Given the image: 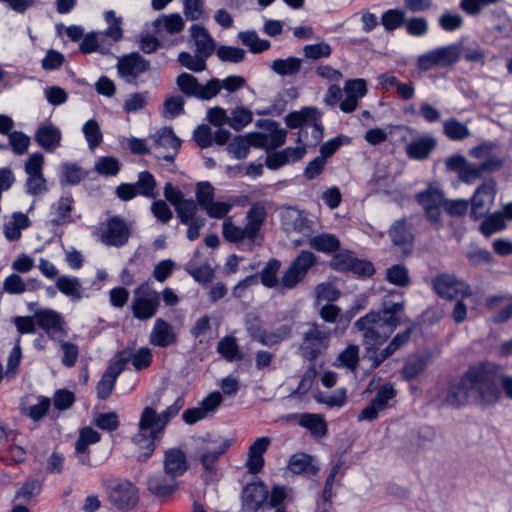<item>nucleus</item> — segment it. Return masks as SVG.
<instances>
[{
	"instance_id": "nucleus-34",
	"label": "nucleus",
	"mask_w": 512,
	"mask_h": 512,
	"mask_svg": "<svg viewBox=\"0 0 512 512\" xmlns=\"http://www.w3.org/2000/svg\"><path fill=\"white\" fill-rule=\"evenodd\" d=\"M318 118V110L316 108L306 107L301 111H294L285 116V123L291 129L299 128L303 125L307 126L309 121H315Z\"/></svg>"
},
{
	"instance_id": "nucleus-37",
	"label": "nucleus",
	"mask_w": 512,
	"mask_h": 512,
	"mask_svg": "<svg viewBox=\"0 0 512 512\" xmlns=\"http://www.w3.org/2000/svg\"><path fill=\"white\" fill-rule=\"evenodd\" d=\"M154 32H180L184 21L180 14L162 15L153 21Z\"/></svg>"
},
{
	"instance_id": "nucleus-47",
	"label": "nucleus",
	"mask_w": 512,
	"mask_h": 512,
	"mask_svg": "<svg viewBox=\"0 0 512 512\" xmlns=\"http://www.w3.org/2000/svg\"><path fill=\"white\" fill-rule=\"evenodd\" d=\"M100 439V433L92 429L91 427H85L81 429L75 444L76 453H86L88 451L89 445L98 443Z\"/></svg>"
},
{
	"instance_id": "nucleus-25",
	"label": "nucleus",
	"mask_w": 512,
	"mask_h": 512,
	"mask_svg": "<svg viewBox=\"0 0 512 512\" xmlns=\"http://www.w3.org/2000/svg\"><path fill=\"white\" fill-rule=\"evenodd\" d=\"M436 139L431 135L421 136L406 146V154L410 159L424 160L436 147Z\"/></svg>"
},
{
	"instance_id": "nucleus-4",
	"label": "nucleus",
	"mask_w": 512,
	"mask_h": 512,
	"mask_svg": "<svg viewBox=\"0 0 512 512\" xmlns=\"http://www.w3.org/2000/svg\"><path fill=\"white\" fill-rule=\"evenodd\" d=\"M184 405V398L178 397L161 413H157L154 407H145L138 422L139 432L133 436V441L141 444L145 439L154 441L160 439L168 423L178 415Z\"/></svg>"
},
{
	"instance_id": "nucleus-29",
	"label": "nucleus",
	"mask_w": 512,
	"mask_h": 512,
	"mask_svg": "<svg viewBox=\"0 0 512 512\" xmlns=\"http://www.w3.org/2000/svg\"><path fill=\"white\" fill-rule=\"evenodd\" d=\"M298 415H288L287 419H295ZM299 424L307 428L313 436L323 437L327 433V425L324 418L318 414L305 413L299 416Z\"/></svg>"
},
{
	"instance_id": "nucleus-43",
	"label": "nucleus",
	"mask_w": 512,
	"mask_h": 512,
	"mask_svg": "<svg viewBox=\"0 0 512 512\" xmlns=\"http://www.w3.org/2000/svg\"><path fill=\"white\" fill-rule=\"evenodd\" d=\"M389 236L392 242L398 246H404L411 243L412 234L405 220L395 221L389 229Z\"/></svg>"
},
{
	"instance_id": "nucleus-18",
	"label": "nucleus",
	"mask_w": 512,
	"mask_h": 512,
	"mask_svg": "<svg viewBox=\"0 0 512 512\" xmlns=\"http://www.w3.org/2000/svg\"><path fill=\"white\" fill-rule=\"evenodd\" d=\"M121 38L122 34H86L80 44V50L86 54L92 52L108 54L112 44Z\"/></svg>"
},
{
	"instance_id": "nucleus-59",
	"label": "nucleus",
	"mask_w": 512,
	"mask_h": 512,
	"mask_svg": "<svg viewBox=\"0 0 512 512\" xmlns=\"http://www.w3.org/2000/svg\"><path fill=\"white\" fill-rule=\"evenodd\" d=\"M95 170L104 176H115L120 170V163L113 156L101 157L95 163Z\"/></svg>"
},
{
	"instance_id": "nucleus-2",
	"label": "nucleus",
	"mask_w": 512,
	"mask_h": 512,
	"mask_svg": "<svg viewBox=\"0 0 512 512\" xmlns=\"http://www.w3.org/2000/svg\"><path fill=\"white\" fill-rule=\"evenodd\" d=\"M404 302L384 301L378 311H371L357 319L354 327L362 334L364 345H383L394 330L408 319Z\"/></svg>"
},
{
	"instance_id": "nucleus-54",
	"label": "nucleus",
	"mask_w": 512,
	"mask_h": 512,
	"mask_svg": "<svg viewBox=\"0 0 512 512\" xmlns=\"http://www.w3.org/2000/svg\"><path fill=\"white\" fill-rule=\"evenodd\" d=\"M214 187L208 181L199 182L196 185V201L197 209H205L214 200Z\"/></svg>"
},
{
	"instance_id": "nucleus-46",
	"label": "nucleus",
	"mask_w": 512,
	"mask_h": 512,
	"mask_svg": "<svg viewBox=\"0 0 512 512\" xmlns=\"http://www.w3.org/2000/svg\"><path fill=\"white\" fill-rule=\"evenodd\" d=\"M133 185L136 186L137 194L147 198H155L156 180L149 171H142L138 175V180Z\"/></svg>"
},
{
	"instance_id": "nucleus-7",
	"label": "nucleus",
	"mask_w": 512,
	"mask_h": 512,
	"mask_svg": "<svg viewBox=\"0 0 512 512\" xmlns=\"http://www.w3.org/2000/svg\"><path fill=\"white\" fill-rule=\"evenodd\" d=\"M233 439L203 438L197 447V458L205 470L204 480L211 481L215 475V464L232 445Z\"/></svg>"
},
{
	"instance_id": "nucleus-9",
	"label": "nucleus",
	"mask_w": 512,
	"mask_h": 512,
	"mask_svg": "<svg viewBox=\"0 0 512 512\" xmlns=\"http://www.w3.org/2000/svg\"><path fill=\"white\" fill-rule=\"evenodd\" d=\"M160 306V294L145 282L134 290L131 305L133 316L141 321L153 318Z\"/></svg>"
},
{
	"instance_id": "nucleus-20",
	"label": "nucleus",
	"mask_w": 512,
	"mask_h": 512,
	"mask_svg": "<svg viewBox=\"0 0 512 512\" xmlns=\"http://www.w3.org/2000/svg\"><path fill=\"white\" fill-rule=\"evenodd\" d=\"M332 264L337 269H347L360 276H371L374 274V267L371 262L357 259L350 254L336 255L332 260Z\"/></svg>"
},
{
	"instance_id": "nucleus-58",
	"label": "nucleus",
	"mask_w": 512,
	"mask_h": 512,
	"mask_svg": "<svg viewBox=\"0 0 512 512\" xmlns=\"http://www.w3.org/2000/svg\"><path fill=\"white\" fill-rule=\"evenodd\" d=\"M240 42L247 46L252 53H261L270 48V41L260 39L258 34H239Z\"/></svg>"
},
{
	"instance_id": "nucleus-21",
	"label": "nucleus",
	"mask_w": 512,
	"mask_h": 512,
	"mask_svg": "<svg viewBox=\"0 0 512 512\" xmlns=\"http://www.w3.org/2000/svg\"><path fill=\"white\" fill-rule=\"evenodd\" d=\"M177 342V334L173 326L167 321L158 318L155 320L150 333V343L154 346L165 348Z\"/></svg>"
},
{
	"instance_id": "nucleus-35",
	"label": "nucleus",
	"mask_w": 512,
	"mask_h": 512,
	"mask_svg": "<svg viewBox=\"0 0 512 512\" xmlns=\"http://www.w3.org/2000/svg\"><path fill=\"white\" fill-rule=\"evenodd\" d=\"M51 210V214L54 215L50 220L53 226H60L70 222L72 199L70 197H61L58 202L51 207Z\"/></svg>"
},
{
	"instance_id": "nucleus-42",
	"label": "nucleus",
	"mask_w": 512,
	"mask_h": 512,
	"mask_svg": "<svg viewBox=\"0 0 512 512\" xmlns=\"http://www.w3.org/2000/svg\"><path fill=\"white\" fill-rule=\"evenodd\" d=\"M506 223L503 214L499 211L489 214L480 224L479 230L485 237L505 229Z\"/></svg>"
},
{
	"instance_id": "nucleus-55",
	"label": "nucleus",
	"mask_w": 512,
	"mask_h": 512,
	"mask_svg": "<svg viewBox=\"0 0 512 512\" xmlns=\"http://www.w3.org/2000/svg\"><path fill=\"white\" fill-rule=\"evenodd\" d=\"M405 20V12L400 9H389L382 14L381 23L387 31L401 28Z\"/></svg>"
},
{
	"instance_id": "nucleus-51",
	"label": "nucleus",
	"mask_w": 512,
	"mask_h": 512,
	"mask_svg": "<svg viewBox=\"0 0 512 512\" xmlns=\"http://www.w3.org/2000/svg\"><path fill=\"white\" fill-rule=\"evenodd\" d=\"M82 132L90 149H95L103 140V134L98 122L94 119L88 120L82 127Z\"/></svg>"
},
{
	"instance_id": "nucleus-10",
	"label": "nucleus",
	"mask_w": 512,
	"mask_h": 512,
	"mask_svg": "<svg viewBox=\"0 0 512 512\" xmlns=\"http://www.w3.org/2000/svg\"><path fill=\"white\" fill-rule=\"evenodd\" d=\"M179 89L188 97L209 100L221 90L220 80L212 78L205 85H201L196 77L188 73H181L176 80Z\"/></svg>"
},
{
	"instance_id": "nucleus-63",
	"label": "nucleus",
	"mask_w": 512,
	"mask_h": 512,
	"mask_svg": "<svg viewBox=\"0 0 512 512\" xmlns=\"http://www.w3.org/2000/svg\"><path fill=\"white\" fill-rule=\"evenodd\" d=\"M178 62L193 72H201L206 69V61L199 55L192 56L188 52H181L178 55Z\"/></svg>"
},
{
	"instance_id": "nucleus-52",
	"label": "nucleus",
	"mask_w": 512,
	"mask_h": 512,
	"mask_svg": "<svg viewBox=\"0 0 512 512\" xmlns=\"http://www.w3.org/2000/svg\"><path fill=\"white\" fill-rule=\"evenodd\" d=\"M292 333V328L289 325H281L274 331H265L261 337V343L264 346L272 347L279 344L285 339H288Z\"/></svg>"
},
{
	"instance_id": "nucleus-33",
	"label": "nucleus",
	"mask_w": 512,
	"mask_h": 512,
	"mask_svg": "<svg viewBox=\"0 0 512 512\" xmlns=\"http://www.w3.org/2000/svg\"><path fill=\"white\" fill-rule=\"evenodd\" d=\"M309 245L312 249L330 254L339 250L340 241L333 234L323 233L314 237H310Z\"/></svg>"
},
{
	"instance_id": "nucleus-45",
	"label": "nucleus",
	"mask_w": 512,
	"mask_h": 512,
	"mask_svg": "<svg viewBox=\"0 0 512 512\" xmlns=\"http://www.w3.org/2000/svg\"><path fill=\"white\" fill-rule=\"evenodd\" d=\"M184 270L193 277V279L201 284L209 283L214 278V270L211 268L209 264H203L197 266L192 262H189L185 265Z\"/></svg>"
},
{
	"instance_id": "nucleus-14",
	"label": "nucleus",
	"mask_w": 512,
	"mask_h": 512,
	"mask_svg": "<svg viewBox=\"0 0 512 512\" xmlns=\"http://www.w3.org/2000/svg\"><path fill=\"white\" fill-rule=\"evenodd\" d=\"M396 396V390L393 385L386 383L377 391L369 404L358 415V420L372 421L378 417L380 411L388 407V401Z\"/></svg>"
},
{
	"instance_id": "nucleus-30",
	"label": "nucleus",
	"mask_w": 512,
	"mask_h": 512,
	"mask_svg": "<svg viewBox=\"0 0 512 512\" xmlns=\"http://www.w3.org/2000/svg\"><path fill=\"white\" fill-rule=\"evenodd\" d=\"M270 69L281 77L297 75L302 67V59L297 57L278 58L271 62Z\"/></svg>"
},
{
	"instance_id": "nucleus-50",
	"label": "nucleus",
	"mask_w": 512,
	"mask_h": 512,
	"mask_svg": "<svg viewBox=\"0 0 512 512\" xmlns=\"http://www.w3.org/2000/svg\"><path fill=\"white\" fill-rule=\"evenodd\" d=\"M418 203L425 209L434 206H442L445 202L442 191L437 188H428L416 195Z\"/></svg>"
},
{
	"instance_id": "nucleus-6",
	"label": "nucleus",
	"mask_w": 512,
	"mask_h": 512,
	"mask_svg": "<svg viewBox=\"0 0 512 512\" xmlns=\"http://www.w3.org/2000/svg\"><path fill=\"white\" fill-rule=\"evenodd\" d=\"M103 486L108 501L119 510H131L139 501L138 489L129 480L111 478L105 480Z\"/></svg>"
},
{
	"instance_id": "nucleus-26",
	"label": "nucleus",
	"mask_w": 512,
	"mask_h": 512,
	"mask_svg": "<svg viewBox=\"0 0 512 512\" xmlns=\"http://www.w3.org/2000/svg\"><path fill=\"white\" fill-rule=\"evenodd\" d=\"M288 469L293 474H301L307 477L313 476L319 471V467L315 464L314 458L303 452L295 453L290 457Z\"/></svg>"
},
{
	"instance_id": "nucleus-11",
	"label": "nucleus",
	"mask_w": 512,
	"mask_h": 512,
	"mask_svg": "<svg viewBox=\"0 0 512 512\" xmlns=\"http://www.w3.org/2000/svg\"><path fill=\"white\" fill-rule=\"evenodd\" d=\"M496 196V183L493 179L483 182L477 187L472 200L470 216L478 220L491 209Z\"/></svg>"
},
{
	"instance_id": "nucleus-57",
	"label": "nucleus",
	"mask_w": 512,
	"mask_h": 512,
	"mask_svg": "<svg viewBox=\"0 0 512 512\" xmlns=\"http://www.w3.org/2000/svg\"><path fill=\"white\" fill-rule=\"evenodd\" d=\"M8 145L16 155L27 153L30 145V137L22 131L14 130L8 136Z\"/></svg>"
},
{
	"instance_id": "nucleus-5",
	"label": "nucleus",
	"mask_w": 512,
	"mask_h": 512,
	"mask_svg": "<svg viewBox=\"0 0 512 512\" xmlns=\"http://www.w3.org/2000/svg\"><path fill=\"white\" fill-rule=\"evenodd\" d=\"M299 335L298 350L301 357L306 361L315 362L329 348L332 331L324 324L307 322L301 325Z\"/></svg>"
},
{
	"instance_id": "nucleus-1",
	"label": "nucleus",
	"mask_w": 512,
	"mask_h": 512,
	"mask_svg": "<svg viewBox=\"0 0 512 512\" xmlns=\"http://www.w3.org/2000/svg\"><path fill=\"white\" fill-rule=\"evenodd\" d=\"M500 367L491 362H482L470 366L457 384L451 385L444 401L452 407L468 404L488 406L500 399L497 382Z\"/></svg>"
},
{
	"instance_id": "nucleus-64",
	"label": "nucleus",
	"mask_w": 512,
	"mask_h": 512,
	"mask_svg": "<svg viewBox=\"0 0 512 512\" xmlns=\"http://www.w3.org/2000/svg\"><path fill=\"white\" fill-rule=\"evenodd\" d=\"M216 53L224 62L240 63L245 58V51L233 46H220Z\"/></svg>"
},
{
	"instance_id": "nucleus-38",
	"label": "nucleus",
	"mask_w": 512,
	"mask_h": 512,
	"mask_svg": "<svg viewBox=\"0 0 512 512\" xmlns=\"http://www.w3.org/2000/svg\"><path fill=\"white\" fill-rule=\"evenodd\" d=\"M443 133L452 141H462L470 136L468 126L456 118H449L443 122Z\"/></svg>"
},
{
	"instance_id": "nucleus-22",
	"label": "nucleus",
	"mask_w": 512,
	"mask_h": 512,
	"mask_svg": "<svg viewBox=\"0 0 512 512\" xmlns=\"http://www.w3.org/2000/svg\"><path fill=\"white\" fill-rule=\"evenodd\" d=\"M187 469L188 462L184 451L178 448H171L165 452L164 472L167 476L176 479L183 475Z\"/></svg>"
},
{
	"instance_id": "nucleus-48",
	"label": "nucleus",
	"mask_w": 512,
	"mask_h": 512,
	"mask_svg": "<svg viewBox=\"0 0 512 512\" xmlns=\"http://www.w3.org/2000/svg\"><path fill=\"white\" fill-rule=\"evenodd\" d=\"M381 345H364L367 358L371 361L372 368L379 367L386 359L395 352L388 344L385 348L379 349Z\"/></svg>"
},
{
	"instance_id": "nucleus-41",
	"label": "nucleus",
	"mask_w": 512,
	"mask_h": 512,
	"mask_svg": "<svg viewBox=\"0 0 512 512\" xmlns=\"http://www.w3.org/2000/svg\"><path fill=\"white\" fill-rule=\"evenodd\" d=\"M217 351L229 362L241 360L243 357L239 350L237 340L233 336L222 338L217 344Z\"/></svg>"
},
{
	"instance_id": "nucleus-62",
	"label": "nucleus",
	"mask_w": 512,
	"mask_h": 512,
	"mask_svg": "<svg viewBox=\"0 0 512 512\" xmlns=\"http://www.w3.org/2000/svg\"><path fill=\"white\" fill-rule=\"evenodd\" d=\"M94 425L107 432H113L118 429L120 422L116 412L100 413L94 419Z\"/></svg>"
},
{
	"instance_id": "nucleus-31",
	"label": "nucleus",
	"mask_w": 512,
	"mask_h": 512,
	"mask_svg": "<svg viewBox=\"0 0 512 512\" xmlns=\"http://www.w3.org/2000/svg\"><path fill=\"white\" fill-rule=\"evenodd\" d=\"M189 45L194 47L195 54L199 55L204 61L214 53L216 48L210 34H191Z\"/></svg>"
},
{
	"instance_id": "nucleus-32",
	"label": "nucleus",
	"mask_w": 512,
	"mask_h": 512,
	"mask_svg": "<svg viewBox=\"0 0 512 512\" xmlns=\"http://www.w3.org/2000/svg\"><path fill=\"white\" fill-rule=\"evenodd\" d=\"M281 267V262L278 259H270L266 265L262 268L258 275V279L263 286L267 288L278 287L280 290V280L278 279V272Z\"/></svg>"
},
{
	"instance_id": "nucleus-8",
	"label": "nucleus",
	"mask_w": 512,
	"mask_h": 512,
	"mask_svg": "<svg viewBox=\"0 0 512 512\" xmlns=\"http://www.w3.org/2000/svg\"><path fill=\"white\" fill-rule=\"evenodd\" d=\"M317 263V256L308 250L301 251L290 263L280 279V292L296 288L305 279L308 271Z\"/></svg>"
},
{
	"instance_id": "nucleus-3",
	"label": "nucleus",
	"mask_w": 512,
	"mask_h": 512,
	"mask_svg": "<svg viewBox=\"0 0 512 512\" xmlns=\"http://www.w3.org/2000/svg\"><path fill=\"white\" fill-rule=\"evenodd\" d=\"M267 213L261 204H254L246 214L245 226L240 227L233 223L231 218H226L222 224V234L228 242L240 245L246 241V249L251 251L261 242L260 230L265 222Z\"/></svg>"
},
{
	"instance_id": "nucleus-12",
	"label": "nucleus",
	"mask_w": 512,
	"mask_h": 512,
	"mask_svg": "<svg viewBox=\"0 0 512 512\" xmlns=\"http://www.w3.org/2000/svg\"><path fill=\"white\" fill-rule=\"evenodd\" d=\"M433 288L444 299H452L457 296L469 297L472 294L471 288L466 282L449 274L437 276L433 280Z\"/></svg>"
},
{
	"instance_id": "nucleus-27",
	"label": "nucleus",
	"mask_w": 512,
	"mask_h": 512,
	"mask_svg": "<svg viewBox=\"0 0 512 512\" xmlns=\"http://www.w3.org/2000/svg\"><path fill=\"white\" fill-rule=\"evenodd\" d=\"M148 490L157 497H165L172 494L178 487V482L171 476L153 475L147 480Z\"/></svg>"
},
{
	"instance_id": "nucleus-23",
	"label": "nucleus",
	"mask_w": 512,
	"mask_h": 512,
	"mask_svg": "<svg viewBox=\"0 0 512 512\" xmlns=\"http://www.w3.org/2000/svg\"><path fill=\"white\" fill-rule=\"evenodd\" d=\"M268 490L262 483H251L242 491L243 506L247 510L256 511L268 500Z\"/></svg>"
},
{
	"instance_id": "nucleus-49",
	"label": "nucleus",
	"mask_w": 512,
	"mask_h": 512,
	"mask_svg": "<svg viewBox=\"0 0 512 512\" xmlns=\"http://www.w3.org/2000/svg\"><path fill=\"white\" fill-rule=\"evenodd\" d=\"M381 345H364L367 358L371 361L372 368L379 367L386 359L395 352L388 344L385 348L379 349Z\"/></svg>"
},
{
	"instance_id": "nucleus-53",
	"label": "nucleus",
	"mask_w": 512,
	"mask_h": 512,
	"mask_svg": "<svg viewBox=\"0 0 512 512\" xmlns=\"http://www.w3.org/2000/svg\"><path fill=\"white\" fill-rule=\"evenodd\" d=\"M251 140L249 135L236 136L228 145V153L236 159H244L250 150Z\"/></svg>"
},
{
	"instance_id": "nucleus-44",
	"label": "nucleus",
	"mask_w": 512,
	"mask_h": 512,
	"mask_svg": "<svg viewBox=\"0 0 512 512\" xmlns=\"http://www.w3.org/2000/svg\"><path fill=\"white\" fill-rule=\"evenodd\" d=\"M359 363V347L357 345H348L337 357L335 365L345 367L350 371H355Z\"/></svg>"
},
{
	"instance_id": "nucleus-60",
	"label": "nucleus",
	"mask_w": 512,
	"mask_h": 512,
	"mask_svg": "<svg viewBox=\"0 0 512 512\" xmlns=\"http://www.w3.org/2000/svg\"><path fill=\"white\" fill-rule=\"evenodd\" d=\"M252 121V113L246 108H237L231 112L228 125L236 131H240Z\"/></svg>"
},
{
	"instance_id": "nucleus-13",
	"label": "nucleus",
	"mask_w": 512,
	"mask_h": 512,
	"mask_svg": "<svg viewBox=\"0 0 512 512\" xmlns=\"http://www.w3.org/2000/svg\"><path fill=\"white\" fill-rule=\"evenodd\" d=\"M36 324L43 329L52 340L67 335L65 320L60 313L52 309H41L34 314Z\"/></svg>"
},
{
	"instance_id": "nucleus-36",
	"label": "nucleus",
	"mask_w": 512,
	"mask_h": 512,
	"mask_svg": "<svg viewBox=\"0 0 512 512\" xmlns=\"http://www.w3.org/2000/svg\"><path fill=\"white\" fill-rule=\"evenodd\" d=\"M86 176L87 173L75 163L65 162L60 166V184L62 186L77 185Z\"/></svg>"
},
{
	"instance_id": "nucleus-17",
	"label": "nucleus",
	"mask_w": 512,
	"mask_h": 512,
	"mask_svg": "<svg viewBox=\"0 0 512 512\" xmlns=\"http://www.w3.org/2000/svg\"><path fill=\"white\" fill-rule=\"evenodd\" d=\"M148 68L149 62L137 52L120 58L117 64L118 73L124 77L127 82L134 81L139 75L146 72Z\"/></svg>"
},
{
	"instance_id": "nucleus-19",
	"label": "nucleus",
	"mask_w": 512,
	"mask_h": 512,
	"mask_svg": "<svg viewBox=\"0 0 512 512\" xmlns=\"http://www.w3.org/2000/svg\"><path fill=\"white\" fill-rule=\"evenodd\" d=\"M129 238V228L126 222L118 216L108 220L107 230L103 233L101 240L108 246H122Z\"/></svg>"
},
{
	"instance_id": "nucleus-16",
	"label": "nucleus",
	"mask_w": 512,
	"mask_h": 512,
	"mask_svg": "<svg viewBox=\"0 0 512 512\" xmlns=\"http://www.w3.org/2000/svg\"><path fill=\"white\" fill-rule=\"evenodd\" d=\"M177 218L182 224L188 226L187 238L190 241H194L200 236V229L206 223L205 218L197 216V204L195 202H187L179 208Z\"/></svg>"
},
{
	"instance_id": "nucleus-56",
	"label": "nucleus",
	"mask_w": 512,
	"mask_h": 512,
	"mask_svg": "<svg viewBox=\"0 0 512 512\" xmlns=\"http://www.w3.org/2000/svg\"><path fill=\"white\" fill-rule=\"evenodd\" d=\"M386 279L399 287H405L410 283L408 269L404 265H393L387 269Z\"/></svg>"
},
{
	"instance_id": "nucleus-28",
	"label": "nucleus",
	"mask_w": 512,
	"mask_h": 512,
	"mask_svg": "<svg viewBox=\"0 0 512 512\" xmlns=\"http://www.w3.org/2000/svg\"><path fill=\"white\" fill-rule=\"evenodd\" d=\"M55 287L73 301L83 298L84 288L80 279L74 276L62 275L56 279Z\"/></svg>"
},
{
	"instance_id": "nucleus-39",
	"label": "nucleus",
	"mask_w": 512,
	"mask_h": 512,
	"mask_svg": "<svg viewBox=\"0 0 512 512\" xmlns=\"http://www.w3.org/2000/svg\"><path fill=\"white\" fill-rule=\"evenodd\" d=\"M440 67L455 64L462 54V48L458 44L441 46L433 49Z\"/></svg>"
},
{
	"instance_id": "nucleus-40",
	"label": "nucleus",
	"mask_w": 512,
	"mask_h": 512,
	"mask_svg": "<svg viewBox=\"0 0 512 512\" xmlns=\"http://www.w3.org/2000/svg\"><path fill=\"white\" fill-rule=\"evenodd\" d=\"M152 139L156 147H170L175 150V153H178L181 146L180 139L175 135L173 129L170 127L160 129L152 136Z\"/></svg>"
},
{
	"instance_id": "nucleus-61",
	"label": "nucleus",
	"mask_w": 512,
	"mask_h": 512,
	"mask_svg": "<svg viewBox=\"0 0 512 512\" xmlns=\"http://www.w3.org/2000/svg\"><path fill=\"white\" fill-rule=\"evenodd\" d=\"M42 484L38 480H28L22 487L17 491L14 501L22 500L24 502H30L32 498L40 493Z\"/></svg>"
},
{
	"instance_id": "nucleus-24",
	"label": "nucleus",
	"mask_w": 512,
	"mask_h": 512,
	"mask_svg": "<svg viewBox=\"0 0 512 512\" xmlns=\"http://www.w3.org/2000/svg\"><path fill=\"white\" fill-rule=\"evenodd\" d=\"M34 138L45 151L52 152L60 146L62 133L58 127L48 123L37 129Z\"/></svg>"
},
{
	"instance_id": "nucleus-15",
	"label": "nucleus",
	"mask_w": 512,
	"mask_h": 512,
	"mask_svg": "<svg viewBox=\"0 0 512 512\" xmlns=\"http://www.w3.org/2000/svg\"><path fill=\"white\" fill-rule=\"evenodd\" d=\"M283 229L288 232H298L309 236L313 231V221L307 214L295 208H288L282 214Z\"/></svg>"
}]
</instances>
